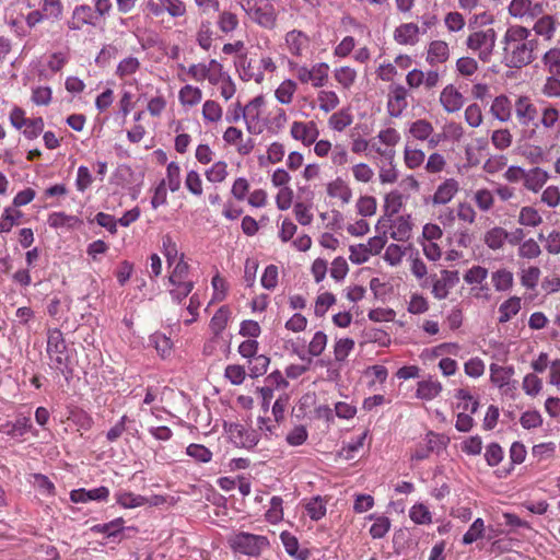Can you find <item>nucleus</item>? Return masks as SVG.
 Returning a JSON list of instances; mask_svg holds the SVG:
<instances>
[{
    "mask_svg": "<svg viewBox=\"0 0 560 560\" xmlns=\"http://www.w3.org/2000/svg\"><path fill=\"white\" fill-rule=\"evenodd\" d=\"M497 37L493 27L477 30L467 36L465 45L480 61L488 63L492 60Z\"/></svg>",
    "mask_w": 560,
    "mask_h": 560,
    "instance_id": "obj_3",
    "label": "nucleus"
},
{
    "mask_svg": "<svg viewBox=\"0 0 560 560\" xmlns=\"http://www.w3.org/2000/svg\"><path fill=\"white\" fill-rule=\"evenodd\" d=\"M237 2L254 23L267 30L275 27L277 10L272 0H237Z\"/></svg>",
    "mask_w": 560,
    "mask_h": 560,
    "instance_id": "obj_4",
    "label": "nucleus"
},
{
    "mask_svg": "<svg viewBox=\"0 0 560 560\" xmlns=\"http://www.w3.org/2000/svg\"><path fill=\"white\" fill-rule=\"evenodd\" d=\"M442 390L443 386L441 382L430 376L417 383L416 397L421 400L430 401L436 398Z\"/></svg>",
    "mask_w": 560,
    "mask_h": 560,
    "instance_id": "obj_25",
    "label": "nucleus"
},
{
    "mask_svg": "<svg viewBox=\"0 0 560 560\" xmlns=\"http://www.w3.org/2000/svg\"><path fill=\"white\" fill-rule=\"evenodd\" d=\"M284 45L292 56L302 57L304 51L308 49L310 37L302 31L292 30L285 34Z\"/></svg>",
    "mask_w": 560,
    "mask_h": 560,
    "instance_id": "obj_19",
    "label": "nucleus"
},
{
    "mask_svg": "<svg viewBox=\"0 0 560 560\" xmlns=\"http://www.w3.org/2000/svg\"><path fill=\"white\" fill-rule=\"evenodd\" d=\"M305 511L312 521L322 520L327 512V500L320 495H314L305 503Z\"/></svg>",
    "mask_w": 560,
    "mask_h": 560,
    "instance_id": "obj_31",
    "label": "nucleus"
},
{
    "mask_svg": "<svg viewBox=\"0 0 560 560\" xmlns=\"http://www.w3.org/2000/svg\"><path fill=\"white\" fill-rule=\"evenodd\" d=\"M440 102L447 113H455L462 108L464 98L463 95L450 84L441 92Z\"/></svg>",
    "mask_w": 560,
    "mask_h": 560,
    "instance_id": "obj_26",
    "label": "nucleus"
},
{
    "mask_svg": "<svg viewBox=\"0 0 560 560\" xmlns=\"http://www.w3.org/2000/svg\"><path fill=\"white\" fill-rule=\"evenodd\" d=\"M545 9L546 3L533 0H512L508 7L509 14L522 21H534Z\"/></svg>",
    "mask_w": 560,
    "mask_h": 560,
    "instance_id": "obj_10",
    "label": "nucleus"
},
{
    "mask_svg": "<svg viewBox=\"0 0 560 560\" xmlns=\"http://www.w3.org/2000/svg\"><path fill=\"white\" fill-rule=\"evenodd\" d=\"M67 27L70 31H81L85 25H95L94 12L89 4L75 5L71 18L67 21Z\"/></svg>",
    "mask_w": 560,
    "mask_h": 560,
    "instance_id": "obj_17",
    "label": "nucleus"
},
{
    "mask_svg": "<svg viewBox=\"0 0 560 560\" xmlns=\"http://www.w3.org/2000/svg\"><path fill=\"white\" fill-rule=\"evenodd\" d=\"M298 90V84L291 79L283 80L275 91V96L280 104L288 105L292 102Z\"/></svg>",
    "mask_w": 560,
    "mask_h": 560,
    "instance_id": "obj_38",
    "label": "nucleus"
},
{
    "mask_svg": "<svg viewBox=\"0 0 560 560\" xmlns=\"http://www.w3.org/2000/svg\"><path fill=\"white\" fill-rule=\"evenodd\" d=\"M49 226L55 229L66 228L68 230L79 226L82 222L75 215H68L65 212H54L47 220Z\"/></svg>",
    "mask_w": 560,
    "mask_h": 560,
    "instance_id": "obj_34",
    "label": "nucleus"
},
{
    "mask_svg": "<svg viewBox=\"0 0 560 560\" xmlns=\"http://www.w3.org/2000/svg\"><path fill=\"white\" fill-rule=\"evenodd\" d=\"M109 489L107 487H98L93 489H74L70 492V500L73 503H86L90 501H107Z\"/></svg>",
    "mask_w": 560,
    "mask_h": 560,
    "instance_id": "obj_21",
    "label": "nucleus"
},
{
    "mask_svg": "<svg viewBox=\"0 0 560 560\" xmlns=\"http://www.w3.org/2000/svg\"><path fill=\"white\" fill-rule=\"evenodd\" d=\"M405 201V196L398 190H392L384 198V212L385 214L382 218L390 219L393 215L397 214Z\"/></svg>",
    "mask_w": 560,
    "mask_h": 560,
    "instance_id": "obj_32",
    "label": "nucleus"
},
{
    "mask_svg": "<svg viewBox=\"0 0 560 560\" xmlns=\"http://www.w3.org/2000/svg\"><path fill=\"white\" fill-rule=\"evenodd\" d=\"M230 75L228 72L223 71V66L217 61L215 59H211L207 63V80L212 85H218L220 82L225 80V77Z\"/></svg>",
    "mask_w": 560,
    "mask_h": 560,
    "instance_id": "obj_46",
    "label": "nucleus"
},
{
    "mask_svg": "<svg viewBox=\"0 0 560 560\" xmlns=\"http://www.w3.org/2000/svg\"><path fill=\"white\" fill-rule=\"evenodd\" d=\"M228 164L224 161L215 162L206 171V178L210 183H222L228 177Z\"/></svg>",
    "mask_w": 560,
    "mask_h": 560,
    "instance_id": "obj_56",
    "label": "nucleus"
},
{
    "mask_svg": "<svg viewBox=\"0 0 560 560\" xmlns=\"http://www.w3.org/2000/svg\"><path fill=\"white\" fill-rule=\"evenodd\" d=\"M228 542L235 553H242L248 557H259L261 552L270 546L267 536L247 532H238L232 535Z\"/></svg>",
    "mask_w": 560,
    "mask_h": 560,
    "instance_id": "obj_5",
    "label": "nucleus"
},
{
    "mask_svg": "<svg viewBox=\"0 0 560 560\" xmlns=\"http://www.w3.org/2000/svg\"><path fill=\"white\" fill-rule=\"evenodd\" d=\"M514 373L515 370L512 365L502 366L495 363L490 365V381L505 396L513 397L517 389V382L512 380Z\"/></svg>",
    "mask_w": 560,
    "mask_h": 560,
    "instance_id": "obj_9",
    "label": "nucleus"
},
{
    "mask_svg": "<svg viewBox=\"0 0 560 560\" xmlns=\"http://www.w3.org/2000/svg\"><path fill=\"white\" fill-rule=\"evenodd\" d=\"M230 318V310L228 306H221L210 320V328L214 335H220L226 327Z\"/></svg>",
    "mask_w": 560,
    "mask_h": 560,
    "instance_id": "obj_43",
    "label": "nucleus"
},
{
    "mask_svg": "<svg viewBox=\"0 0 560 560\" xmlns=\"http://www.w3.org/2000/svg\"><path fill=\"white\" fill-rule=\"evenodd\" d=\"M125 521L122 517H117L108 523L96 524L91 530L105 535L107 538H116L124 530Z\"/></svg>",
    "mask_w": 560,
    "mask_h": 560,
    "instance_id": "obj_37",
    "label": "nucleus"
},
{
    "mask_svg": "<svg viewBox=\"0 0 560 560\" xmlns=\"http://www.w3.org/2000/svg\"><path fill=\"white\" fill-rule=\"evenodd\" d=\"M524 237L522 229H516L513 233H508L502 228H493L486 235L487 245H505L509 243L513 245L516 242H521Z\"/></svg>",
    "mask_w": 560,
    "mask_h": 560,
    "instance_id": "obj_22",
    "label": "nucleus"
},
{
    "mask_svg": "<svg viewBox=\"0 0 560 560\" xmlns=\"http://www.w3.org/2000/svg\"><path fill=\"white\" fill-rule=\"evenodd\" d=\"M289 69L302 84L311 83L314 88H323L328 81L329 66L326 62H317L308 68L305 65L289 61Z\"/></svg>",
    "mask_w": 560,
    "mask_h": 560,
    "instance_id": "obj_6",
    "label": "nucleus"
},
{
    "mask_svg": "<svg viewBox=\"0 0 560 560\" xmlns=\"http://www.w3.org/2000/svg\"><path fill=\"white\" fill-rule=\"evenodd\" d=\"M516 118L521 126H529L537 117V108L526 95H521L514 103Z\"/></svg>",
    "mask_w": 560,
    "mask_h": 560,
    "instance_id": "obj_20",
    "label": "nucleus"
},
{
    "mask_svg": "<svg viewBox=\"0 0 560 560\" xmlns=\"http://www.w3.org/2000/svg\"><path fill=\"white\" fill-rule=\"evenodd\" d=\"M327 194L331 198H339L342 203L350 202L352 198V191L350 187L341 178H336L335 180L328 183Z\"/></svg>",
    "mask_w": 560,
    "mask_h": 560,
    "instance_id": "obj_35",
    "label": "nucleus"
},
{
    "mask_svg": "<svg viewBox=\"0 0 560 560\" xmlns=\"http://www.w3.org/2000/svg\"><path fill=\"white\" fill-rule=\"evenodd\" d=\"M284 155H285L284 144L278 142V141H275V142L270 143L269 147L267 148V155L259 158V164L264 165L265 159L271 164L280 163L283 160Z\"/></svg>",
    "mask_w": 560,
    "mask_h": 560,
    "instance_id": "obj_47",
    "label": "nucleus"
},
{
    "mask_svg": "<svg viewBox=\"0 0 560 560\" xmlns=\"http://www.w3.org/2000/svg\"><path fill=\"white\" fill-rule=\"evenodd\" d=\"M500 45L502 63L510 69H522L537 59L539 39L532 30L521 24H513L505 30Z\"/></svg>",
    "mask_w": 560,
    "mask_h": 560,
    "instance_id": "obj_1",
    "label": "nucleus"
},
{
    "mask_svg": "<svg viewBox=\"0 0 560 560\" xmlns=\"http://www.w3.org/2000/svg\"><path fill=\"white\" fill-rule=\"evenodd\" d=\"M512 103L505 95L497 96L490 107V113L498 120L505 122L509 121L512 117Z\"/></svg>",
    "mask_w": 560,
    "mask_h": 560,
    "instance_id": "obj_28",
    "label": "nucleus"
},
{
    "mask_svg": "<svg viewBox=\"0 0 560 560\" xmlns=\"http://www.w3.org/2000/svg\"><path fill=\"white\" fill-rule=\"evenodd\" d=\"M425 154L420 149L411 148L410 145H406L404 150V162L406 166L410 170L418 168L424 162Z\"/></svg>",
    "mask_w": 560,
    "mask_h": 560,
    "instance_id": "obj_44",
    "label": "nucleus"
},
{
    "mask_svg": "<svg viewBox=\"0 0 560 560\" xmlns=\"http://www.w3.org/2000/svg\"><path fill=\"white\" fill-rule=\"evenodd\" d=\"M280 539L288 555L294 557L296 560H306L308 557V550H299V540L295 536L289 532H283L280 535Z\"/></svg>",
    "mask_w": 560,
    "mask_h": 560,
    "instance_id": "obj_33",
    "label": "nucleus"
},
{
    "mask_svg": "<svg viewBox=\"0 0 560 560\" xmlns=\"http://www.w3.org/2000/svg\"><path fill=\"white\" fill-rule=\"evenodd\" d=\"M351 250L350 260L354 264H363L373 255L381 254L384 247H349Z\"/></svg>",
    "mask_w": 560,
    "mask_h": 560,
    "instance_id": "obj_53",
    "label": "nucleus"
},
{
    "mask_svg": "<svg viewBox=\"0 0 560 560\" xmlns=\"http://www.w3.org/2000/svg\"><path fill=\"white\" fill-rule=\"evenodd\" d=\"M549 72L560 75V48L552 47L547 50L541 59Z\"/></svg>",
    "mask_w": 560,
    "mask_h": 560,
    "instance_id": "obj_54",
    "label": "nucleus"
},
{
    "mask_svg": "<svg viewBox=\"0 0 560 560\" xmlns=\"http://www.w3.org/2000/svg\"><path fill=\"white\" fill-rule=\"evenodd\" d=\"M264 105V97L256 96L246 106H244V121L246 124L247 131L252 135H258L261 132V126L259 125L260 108Z\"/></svg>",
    "mask_w": 560,
    "mask_h": 560,
    "instance_id": "obj_15",
    "label": "nucleus"
},
{
    "mask_svg": "<svg viewBox=\"0 0 560 560\" xmlns=\"http://www.w3.org/2000/svg\"><path fill=\"white\" fill-rule=\"evenodd\" d=\"M164 180H165V186L167 185L168 189L172 192H175L180 188L182 178H180V167H179L178 163H176V162L168 163V165L166 167V178Z\"/></svg>",
    "mask_w": 560,
    "mask_h": 560,
    "instance_id": "obj_51",
    "label": "nucleus"
},
{
    "mask_svg": "<svg viewBox=\"0 0 560 560\" xmlns=\"http://www.w3.org/2000/svg\"><path fill=\"white\" fill-rule=\"evenodd\" d=\"M143 12L151 18H161L167 14L172 19H179L186 14L187 8L183 0H145Z\"/></svg>",
    "mask_w": 560,
    "mask_h": 560,
    "instance_id": "obj_8",
    "label": "nucleus"
},
{
    "mask_svg": "<svg viewBox=\"0 0 560 560\" xmlns=\"http://www.w3.org/2000/svg\"><path fill=\"white\" fill-rule=\"evenodd\" d=\"M533 22L534 24L530 30L533 35L536 36V38L541 37L544 40L550 42L555 37L558 27V22L553 15L547 14L546 10Z\"/></svg>",
    "mask_w": 560,
    "mask_h": 560,
    "instance_id": "obj_14",
    "label": "nucleus"
},
{
    "mask_svg": "<svg viewBox=\"0 0 560 560\" xmlns=\"http://www.w3.org/2000/svg\"><path fill=\"white\" fill-rule=\"evenodd\" d=\"M22 213L14 208H5L0 218V232H9L18 224Z\"/></svg>",
    "mask_w": 560,
    "mask_h": 560,
    "instance_id": "obj_60",
    "label": "nucleus"
},
{
    "mask_svg": "<svg viewBox=\"0 0 560 560\" xmlns=\"http://www.w3.org/2000/svg\"><path fill=\"white\" fill-rule=\"evenodd\" d=\"M353 348L354 341L351 338L338 339L334 346L335 361L343 362L353 350Z\"/></svg>",
    "mask_w": 560,
    "mask_h": 560,
    "instance_id": "obj_57",
    "label": "nucleus"
},
{
    "mask_svg": "<svg viewBox=\"0 0 560 560\" xmlns=\"http://www.w3.org/2000/svg\"><path fill=\"white\" fill-rule=\"evenodd\" d=\"M218 26L222 33H231L238 26L237 15L230 11H223L218 19Z\"/></svg>",
    "mask_w": 560,
    "mask_h": 560,
    "instance_id": "obj_61",
    "label": "nucleus"
},
{
    "mask_svg": "<svg viewBox=\"0 0 560 560\" xmlns=\"http://www.w3.org/2000/svg\"><path fill=\"white\" fill-rule=\"evenodd\" d=\"M560 121V110L553 104H546L540 110L539 124L547 130L555 129Z\"/></svg>",
    "mask_w": 560,
    "mask_h": 560,
    "instance_id": "obj_36",
    "label": "nucleus"
},
{
    "mask_svg": "<svg viewBox=\"0 0 560 560\" xmlns=\"http://www.w3.org/2000/svg\"><path fill=\"white\" fill-rule=\"evenodd\" d=\"M74 350L67 346L63 334L58 328H48L46 353L49 359V366L61 373L66 380L72 376V357Z\"/></svg>",
    "mask_w": 560,
    "mask_h": 560,
    "instance_id": "obj_2",
    "label": "nucleus"
},
{
    "mask_svg": "<svg viewBox=\"0 0 560 560\" xmlns=\"http://www.w3.org/2000/svg\"><path fill=\"white\" fill-rule=\"evenodd\" d=\"M248 362L249 376L252 378H257L267 372L270 359L264 354H257L248 360Z\"/></svg>",
    "mask_w": 560,
    "mask_h": 560,
    "instance_id": "obj_49",
    "label": "nucleus"
},
{
    "mask_svg": "<svg viewBox=\"0 0 560 560\" xmlns=\"http://www.w3.org/2000/svg\"><path fill=\"white\" fill-rule=\"evenodd\" d=\"M450 56L451 51L446 42L435 39L428 45L425 60L430 66L444 63L450 59Z\"/></svg>",
    "mask_w": 560,
    "mask_h": 560,
    "instance_id": "obj_23",
    "label": "nucleus"
},
{
    "mask_svg": "<svg viewBox=\"0 0 560 560\" xmlns=\"http://www.w3.org/2000/svg\"><path fill=\"white\" fill-rule=\"evenodd\" d=\"M353 121V117L350 114L349 109L342 108L336 113H334L329 119L328 125L335 131H343L348 126H350Z\"/></svg>",
    "mask_w": 560,
    "mask_h": 560,
    "instance_id": "obj_41",
    "label": "nucleus"
},
{
    "mask_svg": "<svg viewBox=\"0 0 560 560\" xmlns=\"http://www.w3.org/2000/svg\"><path fill=\"white\" fill-rule=\"evenodd\" d=\"M231 441L237 446L247 450L254 448L259 442V434L256 430L241 423L224 424Z\"/></svg>",
    "mask_w": 560,
    "mask_h": 560,
    "instance_id": "obj_11",
    "label": "nucleus"
},
{
    "mask_svg": "<svg viewBox=\"0 0 560 560\" xmlns=\"http://www.w3.org/2000/svg\"><path fill=\"white\" fill-rule=\"evenodd\" d=\"M32 429V420L26 416H19L14 421L0 423V433L14 440L23 438Z\"/></svg>",
    "mask_w": 560,
    "mask_h": 560,
    "instance_id": "obj_16",
    "label": "nucleus"
},
{
    "mask_svg": "<svg viewBox=\"0 0 560 560\" xmlns=\"http://www.w3.org/2000/svg\"><path fill=\"white\" fill-rule=\"evenodd\" d=\"M290 135L294 140L301 141L305 147L313 144L319 130L315 121H293L290 128Z\"/></svg>",
    "mask_w": 560,
    "mask_h": 560,
    "instance_id": "obj_12",
    "label": "nucleus"
},
{
    "mask_svg": "<svg viewBox=\"0 0 560 560\" xmlns=\"http://www.w3.org/2000/svg\"><path fill=\"white\" fill-rule=\"evenodd\" d=\"M420 26L416 23H404L394 32L395 40L400 45H415L419 40Z\"/></svg>",
    "mask_w": 560,
    "mask_h": 560,
    "instance_id": "obj_27",
    "label": "nucleus"
},
{
    "mask_svg": "<svg viewBox=\"0 0 560 560\" xmlns=\"http://www.w3.org/2000/svg\"><path fill=\"white\" fill-rule=\"evenodd\" d=\"M317 100H318V104H319V109L325 113H329V112L334 110L335 108H337V106L340 103L339 96L334 91H326V90L319 91L318 95H317Z\"/></svg>",
    "mask_w": 560,
    "mask_h": 560,
    "instance_id": "obj_45",
    "label": "nucleus"
},
{
    "mask_svg": "<svg viewBox=\"0 0 560 560\" xmlns=\"http://www.w3.org/2000/svg\"><path fill=\"white\" fill-rule=\"evenodd\" d=\"M235 68L242 81H254L257 84L262 83L264 75L257 68V63L252 58H248L247 54H241L237 56Z\"/></svg>",
    "mask_w": 560,
    "mask_h": 560,
    "instance_id": "obj_13",
    "label": "nucleus"
},
{
    "mask_svg": "<svg viewBox=\"0 0 560 560\" xmlns=\"http://www.w3.org/2000/svg\"><path fill=\"white\" fill-rule=\"evenodd\" d=\"M363 338L365 342H374L381 347H386L390 343L389 335L381 328H365L363 331Z\"/></svg>",
    "mask_w": 560,
    "mask_h": 560,
    "instance_id": "obj_52",
    "label": "nucleus"
},
{
    "mask_svg": "<svg viewBox=\"0 0 560 560\" xmlns=\"http://www.w3.org/2000/svg\"><path fill=\"white\" fill-rule=\"evenodd\" d=\"M186 454L198 463L207 464L212 459V452L202 444L191 443L186 447Z\"/></svg>",
    "mask_w": 560,
    "mask_h": 560,
    "instance_id": "obj_48",
    "label": "nucleus"
},
{
    "mask_svg": "<svg viewBox=\"0 0 560 560\" xmlns=\"http://www.w3.org/2000/svg\"><path fill=\"white\" fill-rule=\"evenodd\" d=\"M521 310V299L512 296L499 306V323H508Z\"/></svg>",
    "mask_w": 560,
    "mask_h": 560,
    "instance_id": "obj_40",
    "label": "nucleus"
},
{
    "mask_svg": "<svg viewBox=\"0 0 560 560\" xmlns=\"http://www.w3.org/2000/svg\"><path fill=\"white\" fill-rule=\"evenodd\" d=\"M115 500L124 509H136L148 503V498L130 491L120 490L115 493Z\"/></svg>",
    "mask_w": 560,
    "mask_h": 560,
    "instance_id": "obj_29",
    "label": "nucleus"
},
{
    "mask_svg": "<svg viewBox=\"0 0 560 560\" xmlns=\"http://www.w3.org/2000/svg\"><path fill=\"white\" fill-rule=\"evenodd\" d=\"M485 530V523L483 520L478 517L476 518L468 530L463 536V544L464 545H470L482 537Z\"/></svg>",
    "mask_w": 560,
    "mask_h": 560,
    "instance_id": "obj_62",
    "label": "nucleus"
},
{
    "mask_svg": "<svg viewBox=\"0 0 560 560\" xmlns=\"http://www.w3.org/2000/svg\"><path fill=\"white\" fill-rule=\"evenodd\" d=\"M459 190V183L455 178H447L441 183L433 197V205H446L448 203Z\"/></svg>",
    "mask_w": 560,
    "mask_h": 560,
    "instance_id": "obj_24",
    "label": "nucleus"
},
{
    "mask_svg": "<svg viewBox=\"0 0 560 560\" xmlns=\"http://www.w3.org/2000/svg\"><path fill=\"white\" fill-rule=\"evenodd\" d=\"M411 226L412 223L410 215H401L395 220L381 218L377 221L376 231L385 237L383 244L387 241V234H389L390 238L394 241L406 242L410 237Z\"/></svg>",
    "mask_w": 560,
    "mask_h": 560,
    "instance_id": "obj_7",
    "label": "nucleus"
},
{
    "mask_svg": "<svg viewBox=\"0 0 560 560\" xmlns=\"http://www.w3.org/2000/svg\"><path fill=\"white\" fill-rule=\"evenodd\" d=\"M409 517L413 523L419 525H425L432 522L431 512L421 503L411 506L409 510Z\"/></svg>",
    "mask_w": 560,
    "mask_h": 560,
    "instance_id": "obj_59",
    "label": "nucleus"
},
{
    "mask_svg": "<svg viewBox=\"0 0 560 560\" xmlns=\"http://www.w3.org/2000/svg\"><path fill=\"white\" fill-rule=\"evenodd\" d=\"M40 8L46 19L59 20L63 12L61 0H42Z\"/></svg>",
    "mask_w": 560,
    "mask_h": 560,
    "instance_id": "obj_58",
    "label": "nucleus"
},
{
    "mask_svg": "<svg viewBox=\"0 0 560 560\" xmlns=\"http://www.w3.org/2000/svg\"><path fill=\"white\" fill-rule=\"evenodd\" d=\"M433 126L425 119H418L410 124L409 133L419 141H425L433 133Z\"/></svg>",
    "mask_w": 560,
    "mask_h": 560,
    "instance_id": "obj_42",
    "label": "nucleus"
},
{
    "mask_svg": "<svg viewBox=\"0 0 560 560\" xmlns=\"http://www.w3.org/2000/svg\"><path fill=\"white\" fill-rule=\"evenodd\" d=\"M408 91L402 85H395L390 89L388 101H387V110L389 116L399 117L402 112L408 107Z\"/></svg>",
    "mask_w": 560,
    "mask_h": 560,
    "instance_id": "obj_18",
    "label": "nucleus"
},
{
    "mask_svg": "<svg viewBox=\"0 0 560 560\" xmlns=\"http://www.w3.org/2000/svg\"><path fill=\"white\" fill-rule=\"evenodd\" d=\"M465 19L462 13L457 11H452L445 14L444 16V25L446 30L451 33H457L464 30L465 27Z\"/></svg>",
    "mask_w": 560,
    "mask_h": 560,
    "instance_id": "obj_64",
    "label": "nucleus"
},
{
    "mask_svg": "<svg viewBox=\"0 0 560 560\" xmlns=\"http://www.w3.org/2000/svg\"><path fill=\"white\" fill-rule=\"evenodd\" d=\"M178 98L184 106H195L202 100V91L194 85L186 84L178 92Z\"/></svg>",
    "mask_w": 560,
    "mask_h": 560,
    "instance_id": "obj_39",
    "label": "nucleus"
},
{
    "mask_svg": "<svg viewBox=\"0 0 560 560\" xmlns=\"http://www.w3.org/2000/svg\"><path fill=\"white\" fill-rule=\"evenodd\" d=\"M140 68V61L136 57L124 58L117 66L116 74L119 78H125L136 73Z\"/></svg>",
    "mask_w": 560,
    "mask_h": 560,
    "instance_id": "obj_63",
    "label": "nucleus"
},
{
    "mask_svg": "<svg viewBox=\"0 0 560 560\" xmlns=\"http://www.w3.org/2000/svg\"><path fill=\"white\" fill-rule=\"evenodd\" d=\"M222 107L215 101L208 100L202 105V117L206 121L218 122L222 118Z\"/></svg>",
    "mask_w": 560,
    "mask_h": 560,
    "instance_id": "obj_55",
    "label": "nucleus"
},
{
    "mask_svg": "<svg viewBox=\"0 0 560 560\" xmlns=\"http://www.w3.org/2000/svg\"><path fill=\"white\" fill-rule=\"evenodd\" d=\"M283 500L281 497L273 495L270 499V506L267 510L265 516L266 520L271 524H277L283 520Z\"/></svg>",
    "mask_w": 560,
    "mask_h": 560,
    "instance_id": "obj_50",
    "label": "nucleus"
},
{
    "mask_svg": "<svg viewBox=\"0 0 560 560\" xmlns=\"http://www.w3.org/2000/svg\"><path fill=\"white\" fill-rule=\"evenodd\" d=\"M548 178L549 175L545 170L540 167H535L532 168L529 172H526L524 177V186L528 190L537 192L539 189L542 188Z\"/></svg>",
    "mask_w": 560,
    "mask_h": 560,
    "instance_id": "obj_30",
    "label": "nucleus"
}]
</instances>
